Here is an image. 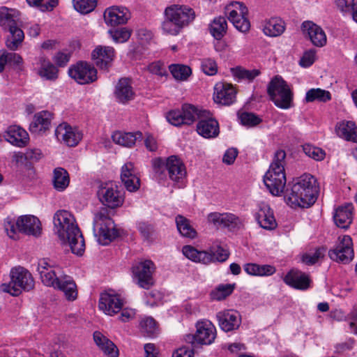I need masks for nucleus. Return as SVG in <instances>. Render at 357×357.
<instances>
[{"instance_id": "c85d7f7f", "label": "nucleus", "mask_w": 357, "mask_h": 357, "mask_svg": "<svg viewBox=\"0 0 357 357\" xmlns=\"http://www.w3.org/2000/svg\"><path fill=\"white\" fill-rule=\"evenodd\" d=\"M4 137L10 144L19 147L24 146L29 140L26 131L15 125L10 126L6 129Z\"/></svg>"}, {"instance_id": "f03ea898", "label": "nucleus", "mask_w": 357, "mask_h": 357, "mask_svg": "<svg viewBox=\"0 0 357 357\" xmlns=\"http://www.w3.org/2000/svg\"><path fill=\"white\" fill-rule=\"evenodd\" d=\"M53 222L59 238L69 245L73 253L82 255L85 248L84 239L74 216L68 211L60 210L54 214Z\"/></svg>"}, {"instance_id": "20e7f679", "label": "nucleus", "mask_w": 357, "mask_h": 357, "mask_svg": "<svg viewBox=\"0 0 357 357\" xmlns=\"http://www.w3.org/2000/svg\"><path fill=\"white\" fill-rule=\"evenodd\" d=\"M286 153L278 150L274 155L268 170L264 176V183L269 192L275 196H279L284 191L286 185L284 172Z\"/></svg>"}, {"instance_id": "ea45409f", "label": "nucleus", "mask_w": 357, "mask_h": 357, "mask_svg": "<svg viewBox=\"0 0 357 357\" xmlns=\"http://www.w3.org/2000/svg\"><path fill=\"white\" fill-rule=\"evenodd\" d=\"M178 232L185 237L194 238L197 236L195 229L191 226L190 220L185 217L178 215L175 219Z\"/></svg>"}, {"instance_id": "f257e3e1", "label": "nucleus", "mask_w": 357, "mask_h": 357, "mask_svg": "<svg viewBox=\"0 0 357 357\" xmlns=\"http://www.w3.org/2000/svg\"><path fill=\"white\" fill-rule=\"evenodd\" d=\"M318 193L319 185L316 178L311 174H305L287 188L284 199L292 208H308L314 204Z\"/></svg>"}, {"instance_id": "aec40b11", "label": "nucleus", "mask_w": 357, "mask_h": 357, "mask_svg": "<svg viewBox=\"0 0 357 357\" xmlns=\"http://www.w3.org/2000/svg\"><path fill=\"white\" fill-rule=\"evenodd\" d=\"M121 179L124 187L129 192H135L140 187V178L134 164L131 162H126L121 167Z\"/></svg>"}, {"instance_id": "5701e85b", "label": "nucleus", "mask_w": 357, "mask_h": 357, "mask_svg": "<svg viewBox=\"0 0 357 357\" xmlns=\"http://www.w3.org/2000/svg\"><path fill=\"white\" fill-rule=\"evenodd\" d=\"M130 17L129 10L125 7L112 6L104 12L105 23L111 26L126 24Z\"/></svg>"}, {"instance_id": "ddd939ff", "label": "nucleus", "mask_w": 357, "mask_h": 357, "mask_svg": "<svg viewBox=\"0 0 357 357\" xmlns=\"http://www.w3.org/2000/svg\"><path fill=\"white\" fill-rule=\"evenodd\" d=\"M68 75L79 84H89L98 79L96 68L86 61H79L70 66Z\"/></svg>"}, {"instance_id": "f8f14e48", "label": "nucleus", "mask_w": 357, "mask_h": 357, "mask_svg": "<svg viewBox=\"0 0 357 357\" xmlns=\"http://www.w3.org/2000/svg\"><path fill=\"white\" fill-rule=\"evenodd\" d=\"M132 269L133 280L141 288L149 289L154 284V264L151 260L139 262Z\"/></svg>"}, {"instance_id": "a18cd8bd", "label": "nucleus", "mask_w": 357, "mask_h": 357, "mask_svg": "<svg viewBox=\"0 0 357 357\" xmlns=\"http://www.w3.org/2000/svg\"><path fill=\"white\" fill-rule=\"evenodd\" d=\"M139 326L142 333L147 337H153L158 332L156 321L151 317L143 318L139 323Z\"/></svg>"}, {"instance_id": "680f3d73", "label": "nucleus", "mask_w": 357, "mask_h": 357, "mask_svg": "<svg viewBox=\"0 0 357 357\" xmlns=\"http://www.w3.org/2000/svg\"><path fill=\"white\" fill-rule=\"evenodd\" d=\"M148 70L158 77H167L168 73L162 63L160 61H155L150 63L147 67Z\"/></svg>"}, {"instance_id": "4c0bfd02", "label": "nucleus", "mask_w": 357, "mask_h": 357, "mask_svg": "<svg viewBox=\"0 0 357 357\" xmlns=\"http://www.w3.org/2000/svg\"><path fill=\"white\" fill-rule=\"evenodd\" d=\"M244 271L250 275L255 276H269L275 273V268L273 266L257 264H246L244 266Z\"/></svg>"}, {"instance_id": "052dcab7", "label": "nucleus", "mask_w": 357, "mask_h": 357, "mask_svg": "<svg viewBox=\"0 0 357 357\" xmlns=\"http://www.w3.org/2000/svg\"><path fill=\"white\" fill-rule=\"evenodd\" d=\"M201 68L203 72L208 75H214L218 72L216 62L210 58L204 59L201 62Z\"/></svg>"}, {"instance_id": "0eeeda50", "label": "nucleus", "mask_w": 357, "mask_h": 357, "mask_svg": "<svg viewBox=\"0 0 357 357\" xmlns=\"http://www.w3.org/2000/svg\"><path fill=\"white\" fill-rule=\"evenodd\" d=\"M267 93L276 107L288 109L294 106V93L281 77L275 76L271 80L267 86Z\"/></svg>"}, {"instance_id": "3c124183", "label": "nucleus", "mask_w": 357, "mask_h": 357, "mask_svg": "<svg viewBox=\"0 0 357 357\" xmlns=\"http://www.w3.org/2000/svg\"><path fill=\"white\" fill-rule=\"evenodd\" d=\"M235 284H222L220 285L215 291H213L211 296L213 299L221 301L229 296L234 291Z\"/></svg>"}, {"instance_id": "72a5a7b5", "label": "nucleus", "mask_w": 357, "mask_h": 357, "mask_svg": "<svg viewBox=\"0 0 357 357\" xmlns=\"http://www.w3.org/2000/svg\"><path fill=\"white\" fill-rule=\"evenodd\" d=\"M112 138L114 143L122 146L131 148L135 144L137 139H142V133L141 132H123L116 131L113 133Z\"/></svg>"}, {"instance_id": "5fc2aeb1", "label": "nucleus", "mask_w": 357, "mask_h": 357, "mask_svg": "<svg viewBox=\"0 0 357 357\" xmlns=\"http://www.w3.org/2000/svg\"><path fill=\"white\" fill-rule=\"evenodd\" d=\"M113 40L116 43L126 42L131 36V32L127 28H121L108 31Z\"/></svg>"}, {"instance_id": "7ed1b4c3", "label": "nucleus", "mask_w": 357, "mask_h": 357, "mask_svg": "<svg viewBox=\"0 0 357 357\" xmlns=\"http://www.w3.org/2000/svg\"><path fill=\"white\" fill-rule=\"evenodd\" d=\"M37 270L45 285L63 291L68 301L77 298V290L75 281L70 276L62 275L61 269L59 266H53L46 259H42L38 261Z\"/></svg>"}, {"instance_id": "e433bc0d", "label": "nucleus", "mask_w": 357, "mask_h": 357, "mask_svg": "<svg viewBox=\"0 0 357 357\" xmlns=\"http://www.w3.org/2000/svg\"><path fill=\"white\" fill-rule=\"evenodd\" d=\"M285 30V24L280 18L273 17L266 20L263 27V32L270 37L282 35Z\"/></svg>"}, {"instance_id": "338daca9", "label": "nucleus", "mask_w": 357, "mask_h": 357, "mask_svg": "<svg viewBox=\"0 0 357 357\" xmlns=\"http://www.w3.org/2000/svg\"><path fill=\"white\" fill-rule=\"evenodd\" d=\"M211 255L213 257V261L215 259L218 261L223 262L228 259L229 256V252L223 248L218 246L215 251L213 252V255L211 254Z\"/></svg>"}, {"instance_id": "bb28decb", "label": "nucleus", "mask_w": 357, "mask_h": 357, "mask_svg": "<svg viewBox=\"0 0 357 357\" xmlns=\"http://www.w3.org/2000/svg\"><path fill=\"white\" fill-rule=\"evenodd\" d=\"M354 206L351 203H347L338 206L333 213V220L337 227L342 229H347L353 220Z\"/></svg>"}, {"instance_id": "f704fd0d", "label": "nucleus", "mask_w": 357, "mask_h": 357, "mask_svg": "<svg viewBox=\"0 0 357 357\" xmlns=\"http://www.w3.org/2000/svg\"><path fill=\"white\" fill-rule=\"evenodd\" d=\"M93 339L98 347L107 357H118L119 350L116 346L100 332L93 333Z\"/></svg>"}, {"instance_id": "49530a36", "label": "nucleus", "mask_w": 357, "mask_h": 357, "mask_svg": "<svg viewBox=\"0 0 357 357\" xmlns=\"http://www.w3.org/2000/svg\"><path fill=\"white\" fill-rule=\"evenodd\" d=\"M233 75L239 79H245L248 82L253 81L255 77L261 74V72L258 69L248 70L241 66H237L232 69Z\"/></svg>"}, {"instance_id": "69168bd1", "label": "nucleus", "mask_w": 357, "mask_h": 357, "mask_svg": "<svg viewBox=\"0 0 357 357\" xmlns=\"http://www.w3.org/2000/svg\"><path fill=\"white\" fill-rule=\"evenodd\" d=\"M238 151L237 149L236 148H230L228 149L222 158V161L224 163L227 165H231L234 162L237 155H238Z\"/></svg>"}, {"instance_id": "a19ab883", "label": "nucleus", "mask_w": 357, "mask_h": 357, "mask_svg": "<svg viewBox=\"0 0 357 357\" xmlns=\"http://www.w3.org/2000/svg\"><path fill=\"white\" fill-rule=\"evenodd\" d=\"M70 178L68 172L61 167H57L54 170L53 183L54 187L59 191H63L69 185Z\"/></svg>"}, {"instance_id": "c03bdc74", "label": "nucleus", "mask_w": 357, "mask_h": 357, "mask_svg": "<svg viewBox=\"0 0 357 357\" xmlns=\"http://www.w3.org/2000/svg\"><path fill=\"white\" fill-rule=\"evenodd\" d=\"M172 76L179 81H185L192 74L191 68L183 64H171L169 66Z\"/></svg>"}, {"instance_id": "13d9d810", "label": "nucleus", "mask_w": 357, "mask_h": 357, "mask_svg": "<svg viewBox=\"0 0 357 357\" xmlns=\"http://www.w3.org/2000/svg\"><path fill=\"white\" fill-rule=\"evenodd\" d=\"M241 123L246 126H255L261 122V119L256 114L251 112H243L240 114Z\"/></svg>"}, {"instance_id": "a878e982", "label": "nucleus", "mask_w": 357, "mask_h": 357, "mask_svg": "<svg viewBox=\"0 0 357 357\" xmlns=\"http://www.w3.org/2000/svg\"><path fill=\"white\" fill-rule=\"evenodd\" d=\"M303 33L307 35L312 44L317 47H323L326 44V36L324 31L314 23L307 21L302 24Z\"/></svg>"}, {"instance_id": "c9c22d12", "label": "nucleus", "mask_w": 357, "mask_h": 357, "mask_svg": "<svg viewBox=\"0 0 357 357\" xmlns=\"http://www.w3.org/2000/svg\"><path fill=\"white\" fill-rule=\"evenodd\" d=\"M182 252L187 258L195 262H201L207 264L213 261V257L211 253L206 251H199L190 245L183 246Z\"/></svg>"}, {"instance_id": "774afa93", "label": "nucleus", "mask_w": 357, "mask_h": 357, "mask_svg": "<svg viewBox=\"0 0 357 357\" xmlns=\"http://www.w3.org/2000/svg\"><path fill=\"white\" fill-rule=\"evenodd\" d=\"M194 351L192 349L183 347L178 349L172 355V357H193Z\"/></svg>"}, {"instance_id": "6e6552de", "label": "nucleus", "mask_w": 357, "mask_h": 357, "mask_svg": "<svg viewBox=\"0 0 357 357\" xmlns=\"http://www.w3.org/2000/svg\"><path fill=\"white\" fill-rule=\"evenodd\" d=\"M93 233L100 244L107 245L119 236V230L112 218L108 215L107 211L102 208L96 213L93 219Z\"/></svg>"}, {"instance_id": "dca6fc26", "label": "nucleus", "mask_w": 357, "mask_h": 357, "mask_svg": "<svg viewBox=\"0 0 357 357\" xmlns=\"http://www.w3.org/2000/svg\"><path fill=\"white\" fill-rule=\"evenodd\" d=\"M91 58L98 68L108 71L115 58V50L109 46H97L91 53Z\"/></svg>"}, {"instance_id": "09e8293b", "label": "nucleus", "mask_w": 357, "mask_h": 357, "mask_svg": "<svg viewBox=\"0 0 357 357\" xmlns=\"http://www.w3.org/2000/svg\"><path fill=\"white\" fill-rule=\"evenodd\" d=\"M303 151L307 156L317 161L323 160L326 155L325 151L321 148L310 144H304L303 146Z\"/></svg>"}, {"instance_id": "b1692460", "label": "nucleus", "mask_w": 357, "mask_h": 357, "mask_svg": "<svg viewBox=\"0 0 357 357\" xmlns=\"http://www.w3.org/2000/svg\"><path fill=\"white\" fill-rule=\"evenodd\" d=\"M123 305V301L119 296L103 293L100 295L98 307L106 314L112 316L121 311Z\"/></svg>"}, {"instance_id": "4468645a", "label": "nucleus", "mask_w": 357, "mask_h": 357, "mask_svg": "<svg viewBox=\"0 0 357 357\" xmlns=\"http://www.w3.org/2000/svg\"><path fill=\"white\" fill-rule=\"evenodd\" d=\"M197 131L205 138L215 137L219 135V123L207 110H198Z\"/></svg>"}, {"instance_id": "f3484780", "label": "nucleus", "mask_w": 357, "mask_h": 357, "mask_svg": "<svg viewBox=\"0 0 357 357\" xmlns=\"http://www.w3.org/2000/svg\"><path fill=\"white\" fill-rule=\"evenodd\" d=\"M54 135L59 141L72 147L77 146L82 138V132L67 123L59 124L55 129Z\"/></svg>"}, {"instance_id": "de8ad7c7", "label": "nucleus", "mask_w": 357, "mask_h": 357, "mask_svg": "<svg viewBox=\"0 0 357 357\" xmlns=\"http://www.w3.org/2000/svg\"><path fill=\"white\" fill-rule=\"evenodd\" d=\"M167 9L166 8L165 10V20L162 24V30L167 33L176 36L179 33L182 29L174 22V19L169 17Z\"/></svg>"}, {"instance_id": "393cba45", "label": "nucleus", "mask_w": 357, "mask_h": 357, "mask_svg": "<svg viewBox=\"0 0 357 357\" xmlns=\"http://www.w3.org/2000/svg\"><path fill=\"white\" fill-rule=\"evenodd\" d=\"M283 280L288 286L301 291L308 289L312 282L307 274L294 269L289 271Z\"/></svg>"}, {"instance_id": "1a4fd4ad", "label": "nucleus", "mask_w": 357, "mask_h": 357, "mask_svg": "<svg viewBox=\"0 0 357 357\" xmlns=\"http://www.w3.org/2000/svg\"><path fill=\"white\" fill-rule=\"evenodd\" d=\"M196 333L195 335L187 336L186 340L192 344L209 345L216 337V329L214 325L208 320L198 321L196 324Z\"/></svg>"}, {"instance_id": "603ef678", "label": "nucleus", "mask_w": 357, "mask_h": 357, "mask_svg": "<svg viewBox=\"0 0 357 357\" xmlns=\"http://www.w3.org/2000/svg\"><path fill=\"white\" fill-rule=\"evenodd\" d=\"M26 1L30 6L37 7L43 12L52 10L58 4V0H26Z\"/></svg>"}, {"instance_id": "c756f323", "label": "nucleus", "mask_w": 357, "mask_h": 357, "mask_svg": "<svg viewBox=\"0 0 357 357\" xmlns=\"http://www.w3.org/2000/svg\"><path fill=\"white\" fill-rule=\"evenodd\" d=\"M52 119V114L48 111H41L36 113L29 126L30 132L35 134L45 132L50 128Z\"/></svg>"}, {"instance_id": "0e129e2a", "label": "nucleus", "mask_w": 357, "mask_h": 357, "mask_svg": "<svg viewBox=\"0 0 357 357\" xmlns=\"http://www.w3.org/2000/svg\"><path fill=\"white\" fill-rule=\"evenodd\" d=\"M234 9L231 11H236V16L235 17V19L237 20H241V18H243L244 17L248 15V10L247 7L244 5V3L241 2H235L234 4H233Z\"/></svg>"}, {"instance_id": "37998d69", "label": "nucleus", "mask_w": 357, "mask_h": 357, "mask_svg": "<svg viewBox=\"0 0 357 357\" xmlns=\"http://www.w3.org/2000/svg\"><path fill=\"white\" fill-rule=\"evenodd\" d=\"M331 99V95L328 91L319 88L311 89L308 90L305 95V101L312 102L315 100L320 102H327Z\"/></svg>"}, {"instance_id": "412c9836", "label": "nucleus", "mask_w": 357, "mask_h": 357, "mask_svg": "<svg viewBox=\"0 0 357 357\" xmlns=\"http://www.w3.org/2000/svg\"><path fill=\"white\" fill-rule=\"evenodd\" d=\"M16 226L20 232L29 236L38 237L41 234V223L38 218L33 215L20 216L16 222Z\"/></svg>"}, {"instance_id": "39448f33", "label": "nucleus", "mask_w": 357, "mask_h": 357, "mask_svg": "<svg viewBox=\"0 0 357 357\" xmlns=\"http://www.w3.org/2000/svg\"><path fill=\"white\" fill-rule=\"evenodd\" d=\"M17 11L6 7L0 8V26L5 31H8L10 35L6 41V45L10 50H15L22 43L24 38V33L17 25Z\"/></svg>"}, {"instance_id": "2f4dec72", "label": "nucleus", "mask_w": 357, "mask_h": 357, "mask_svg": "<svg viewBox=\"0 0 357 357\" xmlns=\"http://www.w3.org/2000/svg\"><path fill=\"white\" fill-rule=\"evenodd\" d=\"M165 166L169 178L174 181L178 182L185 176V166L181 159L176 155L169 157Z\"/></svg>"}, {"instance_id": "58836bf2", "label": "nucleus", "mask_w": 357, "mask_h": 357, "mask_svg": "<svg viewBox=\"0 0 357 357\" xmlns=\"http://www.w3.org/2000/svg\"><path fill=\"white\" fill-rule=\"evenodd\" d=\"M227 22L225 17H215L209 25V31L216 40L222 39L227 33Z\"/></svg>"}, {"instance_id": "6ab92c4d", "label": "nucleus", "mask_w": 357, "mask_h": 357, "mask_svg": "<svg viewBox=\"0 0 357 357\" xmlns=\"http://www.w3.org/2000/svg\"><path fill=\"white\" fill-rule=\"evenodd\" d=\"M216 317L220 328L225 332L238 329L241 324V316L234 310H225L217 313Z\"/></svg>"}, {"instance_id": "7c9ffc66", "label": "nucleus", "mask_w": 357, "mask_h": 357, "mask_svg": "<svg viewBox=\"0 0 357 357\" xmlns=\"http://www.w3.org/2000/svg\"><path fill=\"white\" fill-rule=\"evenodd\" d=\"M255 219L260 227L265 229L272 230L277 226L271 208L265 204L259 206V209L255 214Z\"/></svg>"}, {"instance_id": "9b49d317", "label": "nucleus", "mask_w": 357, "mask_h": 357, "mask_svg": "<svg viewBox=\"0 0 357 357\" xmlns=\"http://www.w3.org/2000/svg\"><path fill=\"white\" fill-rule=\"evenodd\" d=\"M198 109L192 105L184 104L181 109H172L166 114L167 121L174 126L190 125L197 119Z\"/></svg>"}, {"instance_id": "a211bd4d", "label": "nucleus", "mask_w": 357, "mask_h": 357, "mask_svg": "<svg viewBox=\"0 0 357 357\" xmlns=\"http://www.w3.org/2000/svg\"><path fill=\"white\" fill-rule=\"evenodd\" d=\"M99 200L109 208H114L121 206L123 202L117 186L112 184H106L101 186L98 191Z\"/></svg>"}, {"instance_id": "79ce46f5", "label": "nucleus", "mask_w": 357, "mask_h": 357, "mask_svg": "<svg viewBox=\"0 0 357 357\" xmlns=\"http://www.w3.org/2000/svg\"><path fill=\"white\" fill-rule=\"evenodd\" d=\"M38 75L46 80L55 81L58 78V69L50 61L43 60Z\"/></svg>"}, {"instance_id": "bf43d9fd", "label": "nucleus", "mask_w": 357, "mask_h": 357, "mask_svg": "<svg viewBox=\"0 0 357 357\" xmlns=\"http://www.w3.org/2000/svg\"><path fill=\"white\" fill-rule=\"evenodd\" d=\"M325 252L326 249L324 248H319L312 254L303 255L302 261L307 265H313L324 256Z\"/></svg>"}, {"instance_id": "4d7b16f0", "label": "nucleus", "mask_w": 357, "mask_h": 357, "mask_svg": "<svg viewBox=\"0 0 357 357\" xmlns=\"http://www.w3.org/2000/svg\"><path fill=\"white\" fill-rule=\"evenodd\" d=\"M137 227L144 240L150 241L152 239L155 230L151 224L145 221H140L137 222Z\"/></svg>"}, {"instance_id": "8fccbe9b", "label": "nucleus", "mask_w": 357, "mask_h": 357, "mask_svg": "<svg viewBox=\"0 0 357 357\" xmlns=\"http://www.w3.org/2000/svg\"><path fill=\"white\" fill-rule=\"evenodd\" d=\"M74 8L82 14L89 13L96 6V0H73Z\"/></svg>"}, {"instance_id": "2eb2a0df", "label": "nucleus", "mask_w": 357, "mask_h": 357, "mask_svg": "<svg viewBox=\"0 0 357 357\" xmlns=\"http://www.w3.org/2000/svg\"><path fill=\"white\" fill-rule=\"evenodd\" d=\"M166 8L169 17L174 19L181 29L192 23L196 17L195 10L185 5L174 4Z\"/></svg>"}, {"instance_id": "e2e57ef3", "label": "nucleus", "mask_w": 357, "mask_h": 357, "mask_svg": "<svg viewBox=\"0 0 357 357\" xmlns=\"http://www.w3.org/2000/svg\"><path fill=\"white\" fill-rule=\"evenodd\" d=\"M315 61V51L310 50L305 52L301 59H300L299 64L302 67L307 68L313 64Z\"/></svg>"}, {"instance_id": "6e6d98bb", "label": "nucleus", "mask_w": 357, "mask_h": 357, "mask_svg": "<svg viewBox=\"0 0 357 357\" xmlns=\"http://www.w3.org/2000/svg\"><path fill=\"white\" fill-rule=\"evenodd\" d=\"M222 227L239 228L242 225L241 219L230 213H222Z\"/></svg>"}, {"instance_id": "4be33fe9", "label": "nucleus", "mask_w": 357, "mask_h": 357, "mask_svg": "<svg viewBox=\"0 0 357 357\" xmlns=\"http://www.w3.org/2000/svg\"><path fill=\"white\" fill-rule=\"evenodd\" d=\"M236 93V90L232 85L218 82L214 86L213 100L218 104L230 105L235 101Z\"/></svg>"}, {"instance_id": "864d4df0", "label": "nucleus", "mask_w": 357, "mask_h": 357, "mask_svg": "<svg viewBox=\"0 0 357 357\" xmlns=\"http://www.w3.org/2000/svg\"><path fill=\"white\" fill-rule=\"evenodd\" d=\"M236 11H229V20L234 24V26L241 32H246L250 29V22L247 16L241 18V20H237L235 19L236 16Z\"/></svg>"}, {"instance_id": "473e14b6", "label": "nucleus", "mask_w": 357, "mask_h": 357, "mask_svg": "<svg viewBox=\"0 0 357 357\" xmlns=\"http://www.w3.org/2000/svg\"><path fill=\"white\" fill-rule=\"evenodd\" d=\"M337 135L349 142H357V126L352 121H342L335 125Z\"/></svg>"}, {"instance_id": "9d476101", "label": "nucleus", "mask_w": 357, "mask_h": 357, "mask_svg": "<svg viewBox=\"0 0 357 357\" xmlns=\"http://www.w3.org/2000/svg\"><path fill=\"white\" fill-rule=\"evenodd\" d=\"M352 238L348 235L339 236L333 249L328 251L329 257L335 261L348 264L354 258Z\"/></svg>"}, {"instance_id": "423d86ee", "label": "nucleus", "mask_w": 357, "mask_h": 357, "mask_svg": "<svg viewBox=\"0 0 357 357\" xmlns=\"http://www.w3.org/2000/svg\"><path fill=\"white\" fill-rule=\"evenodd\" d=\"M10 281L1 285V290L13 296H19L22 291H29L34 287V280L31 274L24 268H13L10 273Z\"/></svg>"}, {"instance_id": "cd10ccee", "label": "nucleus", "mask_w": 357, "mask_h": 357, "mask_svg": "<svg viewBox=\"0 0 357 357\" xmlns=\"http://www.w3.org/2000/svg\"><path fill=\"white\" fill-rule=\"evenodd\" d=\"M114 95L118 102L126 104L135 98V91L130 79L121 78L116 85Z\"/></svg>"}]
</instances>
